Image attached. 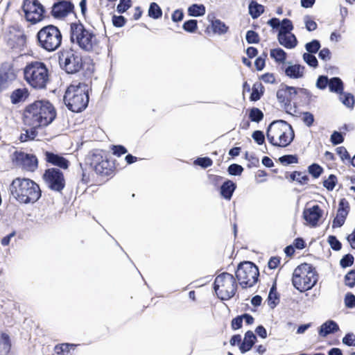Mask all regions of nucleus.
Segmentation results:
<instances>
[{"mask_svg": "<svg viewBox=\"0 0 355 355\" xmlns=\"http://www.w3.org/2000/svg\"><path fill=\"white\" fill-rule=\"evenodd\" d=\"M57 54L60 67L67 74H76L82 71L83 80L91 79L94 72V64L90 57L83 58L72 48L62 49Z\"/></svg>", "mask_w": 355, "mask_h": 355, "instance_id": "f257e3e1", "label": "nucleus"}, {"mask_svg": "<svg viewBox=\"0 0 355 355\" xmlns=\"http://www.w3.org/2000/svg\"><path fill=\"white\" fill-rule=\"evenodd\" d=\"M56 116V110L49 100H37L25 107L23 122L26 126L46 127Z\"/></svg>", "mask_w": 355, "mask_h": 355, "instance_id": "f03ea898", "label": "nucleus"}, {"mask_svg": "<svg viewBox=\"0 0 355 355\" xmlns=\"http://www.w3.org/2000/svg\"><path fill=\"white\" fill-rule=\"evenodd\" d=\"M10 195L21 204H34L42 197L40 185L31 179L16 178L10 184Z\"/></svg>", "mask_w": 355, "mask_h": 355, "instance_id": "7ed1b4c3", "label": "nucleus"}, {"mask_svg": "<svg viewBox=\"0 0 355 355\" xmlns=\"http://www.w3.org/2000/svg\"><path fill=\"white\" fill-rule=\"evenodd\" d=\"M91 87L86 81L71 83L64 92L63 101L67 109L80 113L88 106Z\"/></svg>", "mask_w": 355, "mask_h": 355, "instance_id": "20e7f679", "label": "nucleus"}, {"mask_svg": "<svg viewBox=\"0 0 355 355\" xmlns=\"http://www.w3.org/2000/svg\"><path fill=\"white\" fill-rule=\"evenodd\" d=\"M69 40L71 43L88 53L94 52L99 44L94 31L87 29L80 21L70 24Z\"/></svg>", "mask_w": 355, "mask_h": 355, "instance_id": "39448f33", "label": "nucleus"}, {"mask_svg": "<svg viewBox=\"0 0 355 355\" xmlns=\"http://www.w3.org/2000/svg\"><path fill=\"white\" fill-rule=\"evenodd\" d=\"M24 77L31 87L43 89L49 81V69L44 62L32 61L24 68Z\"/></svg>", "mask_w": 355, "mask_h": 355, "instance_id": "423d86ee", "label": "nucleus"}, {"mask_svg": "<svg viewBox=\"0 0 355 355\" xmlns=\"http://www.w3.org/2000/svg\"><path fill=\"white\" fill-rule=\"evenodd\" d=\"M36 40L40 48L53 52L61 46L62 34L58 26L49 24L39 30L36 34Z\"/></svg>", "mask_w": 355, "mask_h": 355, "instance_id": "0eeeda50", "label": "nucleus"}, {"mask_svg": "<svg viewBox=\"0 0 355 355\" xmlns=\"http://www.w3.org/2000/svg\"><path fill=\"white\" fill-rule=\"evenodd\" d=\"M214 291L221 301L232 298L238 289V283L233 275L223 272L218 275L213 283Z\"/></svg>", "mask_w": 355, "mask_h": 355, "instance_id": "6e6552de", "label": "nucleus"}, {"mask_svg": "<svg viewBox=\"0 0 355 355\" xmlns=\"http://www.w3.org/2000/svg\"><path fill=\"white\" fill-rule=\"evenodd\" d=\"M234 277L242 288H251L259 282V268L251 261H241L235 270Z\"/></svg>", "mask_w": 355, "mask_h": 355, "instance_id": "1a4fd4ad", "label": "nucleus"}, {"mask_svg": "<svg viewBox=\"0 0 355 355\" xmlns=\"http://www.w3.org/2000/svg\"><path fill=\"white\" fill-rule=\"evenodd\" d=\"M103 150H95L85 157V165H89L96 174L103 176H112L114 171V163L105 156Z\"/></svg>", "mask_w": 355, "mask_h": 355, "instance_id": "9d476101", "label": "nucleus"}, {"mask_svg": "<svg viewBox=\"0 0 355 355\" xmlns=\"http://www.w3.org/2000/svg\"><path fill=\"white\" fill-rule=\"evenodd\" d=\"M21 10L27 21L36 24L46 17V8L39 0H24Z\"/></svg>", "mask_w": 355, "mask_h": 355, "instance_id": "9b49d317", "label": "nucleus"}, {"mask_svg": "<svg viewBox=\"0 0 355 355\" xmlns=\"http://www.w3.org/2000/svg\"><path fill=\"white\" fill-rule=\"evenodd\" d=\"M42 179L51 191L60 193L65 187L63 172L58 168H49L44 171Z\"/></svg>", "mask_w": 355, "mask_h": 355, "instance_id": "f8f14e48", "label": "nucleus"}, {"mask_svg": "<svg viewBox=\"0 0 355 355\" xmlns=\"http://www.w3.org/2000/svg\"><path fill=\"white\" fill-rule=\"evenodd\" d=\"M13 164L23 170L34 172L38 167V159L35 155L21 150H15L12 154Z\"/></svg>", "mask_w": 355, "mask_h": 355, "instance_id": "ddd939ff", "label": "nucleus"}, {"mask_svg": "<svg viewBox=\"0 0 355 355\" xmlns=\"http://www.w3.org/2000/svg\"><path fill=\"white\" fill-rule=\"evenodd\" d=\"M75 6L72 1L60 0L54 2L51 6V15L56 19H62L71 13H74Z\"/></svg>", "mask_w": 355, "mask_h": 355, "instance_id": "4468645a", "label": "nucleus"}, {"mask_svg": "<svg viewBox=\"0 0 355 355\" xmlns=\"http://www.w3.org/2000/svg\"><path fill=\"white\" fill-rule=\"evenodd\" d=\"M324 211L318 205H314L311 207L305 208L302 213V218L307 225L311 227H316L319 225V221L323 216Z\"/></svg>", "mask_w": 355, "mask_h": 355, "instance_id": "2eb2a0df", "label": "nucleus"}, {"mask_svg": "<svg viewBox=\"0 0 355 355\" xmlns=\"http://www.w3.org/2000/svg\"><path fill=\"white\" fill-rule=\"evenodd\" d=\"M17 78L13 64L8 62H3L0 67V92L6 90L8 85V81L12 82Z\"/></svg>", "mask_w": 355, "mask_h": 355, "instance_id": "dca6fc26", "label": "nucleus"}, {"mask_svg": "<svg viewBox=\"0 0 355 355\" xmlns=\"http://www.w3.org/2000/svg\"><path fill=\"white\" fill-rule=\"evenodd\" d=\"M286 76L291 79H300L304 77L305 67L300 64H293L291 61H288L285 65L280 67Z\"/></svg>", "mask_w": 355, "mask_h": 355, "instance_id": "f3484780", "label": "nucleus"}, {"mask_svg": "<svg viewBox=\"0 0 355 355\" xmlns=\"http://www.w3.org/2000/svg\"><path fill=\"white\" fill-rule=\"evenodd\" d=\"M308 266L311 267L302 271L303 286H305L304 290L306 291L312 289L318 281V274L315 268L311 263H308Z\"/></svg>", "mask_w": 355, "mask_h": 355, "instance_id": "a211bd4d", "label": "nucleus"}, {"mask_svg": "<svg viewBox=\"0 0 355 355\" xmlns=\"http://www.w3.org/2000/svg\"><path fill=\"white\" fill-rule=\"evenodd\" d=\"M44 157L47 163L59 167L60 169H67L69 166V161L60 154L51 151H45Z\"/></svg>", "mask_w": 355, "mask_h": 355, "instance_id": "6ab92c4d", "label": "nucleus"}, {"mask_svg": "<svg viewBox=\"0 0 355 355\" xmlns=\"http://www.w3.org/2000/svg\"><path fill=\"white\" fill-rule=\"evenodd\" d=\"M311 266H308V263H303L298 266L294 270L292 277V284L295 289L300 293L306 291L305 286H303V278L302 271H305L306 268H309Z\"/></svg>", "mask_w": 355, "mask_h": 355, "instance_id": "aec40b11", "label": "nucleus"}, {"mask_svg": "<svg viewBox=\"0 0 355 355\" xmlns=\"http://www.w3.org/2000/svg\"><path fill=\"white\" fill-rule=\"evenodd\" d=\"M257 341V338L254 333L251 331H247L244 334V338L241 339V343L239 345V351L241 354H245L250 351Z\"/></svg>", "mask_w": 355, "mask_h": 355, "instance_id": "412c9836", "label": "nucleus"}, {"mask_svg": "<svg viewBox=\"0 0 355 355\" xmlns=\"http://www.w3.org/2000/svg\"><path fill=\"white\" fill-rule=\"evenodd\" d=\"M277 40L280 45L287 49H294L298 44L297 37L292 33L284 34L282 32H278Z\"/></svg>", "mask_w": 355, "mask_h": 355, "instance_id": "4be33fe9", "label": "nucleus"}, {"mask_svg": "<svg viewBox=\"0 0 355 355\" xmlns=\"http://www.w3.org/2000/svg\"><path fill=\"white\" fill-rule=\"evenodd\" d=\"M236 187V184L234 182L230 179H226L219 188L220 196L225 200H230Z\"/></svg>", "mask_w": 355, "mask_h": 355, "instance_id": "5701e85b", "label": "nucleus"}, {"mask_svg": "<svg viewBox=\"0 0 355 355\" xmlns=\"http://www.w3.org/2000/svg\"><path fill=\"white\" fill-rule=\"evenodd\" d=\"M340 330L338 323L333 320H328L322 323L318 328V334L322 338L329 334H334Z\"/></svg>", "mask_w": 355, "mask_h": 355, "instance_id": "b1692460", "label": "nucleus"}, {"mask_svg": "<svg viewBox=\"0 0 355 355\" xmlns=\"http://www.w3.org/2000/svg\"><path fill=\"white\" fill-rule=\"evenodd\" d=\"M295 138V132L294 130L291 125H290L288 128L284 130V132H282L279 135V140L280 143L281 148H285L288 146L294 140Z\"/></svg>", "mask_w": 355, "mask_h": 355, "instance_id": "393cba45", "label": "nucleus"}, {"mask_svg": "<svg viewBox=\"0 0 355 355\" xmlns=\"http://www.w3.org/2000/svg\"><path fill=\"white\" fill-rule=\"evenodd\" d=\"M28 89L24 88H17L10 94V101L13 105L19 104L25 101L29 96Z\"/></svg>", "mask_w": 355, "mask_h": 355, "instance_id": "a878e982", "label": "nucleus"}, {"mask_svg": "<svg viewBox=\"0 0 355 355\" xmlns=\"http://www.w3.org/2000/svg\"><path fill=\"white\" fill-rule=\"evenodd\" d=\"M276 96L278 102L282 105V107L285 110L286 112L289 113V111L291 110V104H290V100L288 98L285 87H280L277 92Z\"/></svg>", "mask_w": 355, "mask_h": 355, "instance_id": "bb28decb", "label": "nucleus"}, {"mask_svg": "<svg viewBox=\"0 0 355 355\" xmlns=\"http://www.w3.org/2000/svg\"><path fill=\"white\" fill-rule=\"evenodd\" d=\"M265 11V8L263 5L259 3L255 0H252L248 4V12L253 19L259 17Z\"/></svg>", "mask_w": 355, "mask_h": 355, "instance_id": "cd10ccee", "label": "nucleus"}, {"mask_svg": "<svg viewBox=\"0 0 355 355\" xmlns=\"http://www.w3.org/2000/svg\"><path fill=\"white\" fill-rule=\"evenodd\" d=\"M270 55L276 63L285 65L287 62V53L282 48H275L270 50Z\"/></svg>", "mask_w": 355, "mask_h": 355, "instance_id": "c85d7f7f", "label": "nucleus"}, {"mask_svg": "<svg viewBox=\"0 0 355 355\" xmlns=\"http://www.w3.org/2000/svg\"><path fill=\"white\" fill-rule=\"evenodd\" d=\"M345 85L340 78L335 76L329 79V90L335 94H340L344 91Z\"/></svg>", "mask_w": 355, "mask_h": 355, "instance_id": "c756f323", "label": "nucleus"}, {"mask_svg": "<svg viewBox=\"0 0 355 355\" xmlns=\"http://www.w3.org/2000/svg\"><path fill=\"white\" fill-rule=\"evenodd\" d=\"M211 29L213 33L221 35L225 34L228 31L229 26H227L225 23L222 21L220 19H215L214 20L211 21Z\"/></svg>", "mask_w": 355, "mask_h": 355, "instance_id": "7c9ffc66", "label": "nucleus"}, {"mask_svg": "<svg viewBox=\"0 0 355 355\" xmlns=\"http://www.w3.org/2000/svg\"><path fill=\"white\" fill-rule=\"evenodd\" d=\"M206 8L202 3H193L187 8V14L190 17H199L205 15Z\"/></svg>", "mask_w": 355, "mask_h": 355, "instance_id": "2f4dec72", "label": "nucleus"}, {"mask_svg": "<svg viewBox=\"0 0 355 355\" xmlns=\"http://www.w3.org/2000/svg\"><path fill=\"white\" fill-rule=\"evenodd\" d=\"M264 87L259 83H255L252 87V92L250 96V101L252 102H256L261 99L264 94Z\"/></svg>", "mask_w": 355, "mask_h": 355, "instance_id": "473e14b6", "label": "nucleus"}, {"mask_svg": "<svg viewBox=\"0 0 355 355\" xmlns=\"http://www.w3.org/2000/svg\"><path fill=\"white\" fill-rule=\"evenodd\" d=\"M340 101L348 109L353 110L355 105V97L353 94L343 91L339 94Z\"/></svg>", "mask_w": 355, "mask_h": 355, "instance_id": "72a5a7b5", "label": "nucleus"}, {"mask_svg": "<svg viewBox=\"0 0 355 355\" xmlns=\"http://www.w3.org/2000/svg\"><path fill=\"white\" fill-rule=\"evenodd\" d=\"M29 127L30 128L28 129H24L25 133H21L20 135L19 139L21 142H26L34 140L38 134L37 129L41 128L35 126Z\"/></svg>", "mask_w": 355, "mask_h": 355, "instance_id": "f704fd0d", "label": "nucleus"}, {"mask_svg": "<svg viewBox=\"0 0 355 355\" xmlns=\"http://www.w3.org/2000/svg\"><path fill=\"white\" fill-rule=\"evenodd\" d=\"M302 173L298 171H294L289 173L288 178L291 182H297L300 185L306 184L309 180V178L307 175H302ZM288 178V176L286 175Z\"/></svg>", "mask_w": 355, "mask_h": 355, "instance_id": "c9c22d12", "label": "nucleus"}, {"mask_svg": "<svg viewBox=\"0 0 355 355\" xmlns=\"http://www.w3.org/2000/svg\"><path fill=\"white\" fill-rule=\"evenodd\" d=\"M272 122H276V123L272 125L271 130V133L275 136L282 134V132L291 125L282 119L274 120Z\"/></svg>", "mask_w": 355, "mask_h": 355, "instance_id": "e433bc0d", "label": "nucleus"}, {"mask_svg": "<svg viewBox=\"0 0 355 355\" xmlns=\"http://www.w3.org/2000/svg\"><path fill=\"white\" fill-rule=\"evenodd\" d=\"M148 16L153 19H158L162 16V10L156 2H151L148 10Z\"/></svg>", "mask_w": 355, "mask_h": 355, "instance_id": "4c0bfd02", "label": "nucleus"}, {"mask_svg": "<svg viewBox=\"0 0 355 355\" xmlns=\"http://www.w3.org/2000/svg\"><path fill=\"white\" fill-rule=\"evenodd\" d=\"M248 117L252 122L259 123L263 120L264 114L259 108L253 107L248 110Z\"/></svg>", "mask_w": 355, "mask_h": 355, "instance_id": "58836bf2", "label": "nucleus"}, {"mask_svg": "<svg viewBox=\"0 0 355 355\" xmlns=\"http://www.w3.org/2000/svg\"><path fill=\"white\" fill-rule=\"evenodd\" d=\"M278 161L284 166H288L292 164H297L299 157L297 154H287L279 157Z\"/></svg>", "mask_w": 355, "mask_h": 355, "instance_id": "ea45409f", "label": "nucleus"}, {"mask_svg": "<svg viewBox=\"0 0 355 355\" xmlns=\"http://www.w3.org/2000/svg\"><path fill=\"white\" fill-rule=\"evenodd\" d=\"M307 171L313 178L317 179L324 173V168L318 163H312L307 167Z\"/></svg>", "mask_w": 355, "mask_h": 355, "instance_id": "a19ab883", "label": "nucleus"}, {"mask_svg": "<svg viewBox=\"0 0 355 355\" xmlns=\"http://www.w3.org/2000/svg\"><path fill=\"white\" fill-rule=\"evenodd\" d=\"M76 345L69 343H62L60 345H56L55 352L57 355H71L70 350L74 349Z\"/></svg>", "mask_w": 355, "mask_h": 355, "instance_id": "79ce46f5", "label": "nucleus"}, {"mask_svg": "<svg viewBox=\"0 0 355 355\" xmlns=\"http://www.w3.org/2000/svg\"><path fill=\"white\" fill-rule=\"evenodd\" d=\"M347 215L337 210L336 215L332 221V228L341 227L345 224Z\"/></svg>", "mask_w": 355, "mask_h": 355, "instance_id": "37998d69", "label": "nucleus"}, {"mask_svg": "<svg viewBox=\"0 0 355 355\" xmlns=\"http://www.w3.org/2000/svg\"><path fill=\"white\" fill-rule=\"evenodd\" d=\"M321 47L320 42L318 40L314 39L305 44V49L306 53L311 54H315Z\"/></svg>", "mask_w": 355, "mask_h": 355, "instance_id": "c03bdc74", "label": "nucleus"}, {"mask_svg": "<svg viewBox=\"0 0 355 355\" xmlns=\"http://www.w3.org/2000/svg\"><path fill=\"white\" fill-rule=\"evenodd\" d=\"M182 28L187 33H194L198 30V21L193 19L186 20L182 24Z\"/></svg>", "mask_w": 355, "mask_h": 355, "instance_id": "a18cd8bd", "label": "nucleus"}, {"mask_svg": "<svg viewBox=\"0 0 355 355\" xmlns=\"http://www.w3.org/2000/svg\"><path fill=\"white\" fill-rule=\"evenodd\" d=\"M345 132L334 130L330 137V141L333 146H337L344 142Z\"/></svg>", "mask_w": 355, "mask_h": 355, "instance_id": "49530a36", "label": "nucleus"}, {"mask_svg": "<svg viewBox=\"0 0 355 355\" xmlns=\"http://www.w3.org/2000/svg\"><path fill=\"white\" fill-rule=\"evenodd\" d=\"M337 182L338 179L336 175L334 174H330L328 178L323 181L322 184L323 187L326 188L327 190L331 191L334 189Z\"/></svg>", "mask_w": 355, "mask_h": 355, "instance_id": "de8ad7c7", "label": "nucleus"}, {"mask_svg": "<svg viewBox=\"0 0 355 355\" xmlns=\"http://www.w3.org/2000/svg\"><path fill=\"white\" fill-rule=\"evenodd\" d=\"M193 164H194V165L199 166L202 168L205 169V168H207L208 167L212 166L213 161L210 157H207V156L206 157H197L194 160Z\"/></svg>", "mask_w": 355, "mask_h": 355, "instance_id": "09e8293b", "label": "nucleus"}, {"mask_svg": "<svg viewBox=\"0 0 355 355\" xmlns=\"http://www.w3.org/2000/svg\"><path fill=\"white\" fill-rule=\"evenodd\" d=\"M302 58L304 62H306L310 67L316 69L318 67V61L315 56V54L304 53Z\"/></svg>", "mask_w": 355, "mask_h": 355, "instance_id": "8fccbe9b", "label": "nucleus"}, {"mask_svg": "<svg viewBox=\"0 0 355 355\" xmlns=\"http://www.w3.org/2000/svg\"><path fill=\"white\" fill-rule=\"evenodd\" d=\"M294 26L292 21L288 18H284L281 21L280 28L278 32H282L284 34L290 33L293 30Z\"/></svg>", "mask_w": 355, "mask_h": 355, "instance_id": "3c124183", "label": "nucleus"}, {"mask_svg": "<svg viewBox=\"0 0 355 355\" xmlns=\"http://www.w3.org/2000/svg\"><path fill=\"white\" fill-rule=\"evenodd\" d=\"M227 171L230 175L239 176L243 172L244 168L241 165L234 163L229 165Z\"/></svg>", "mask_w": 355, "mask_h": 355, "instance_id": "603ef678", "label": "nucleus"}, {"mask_svg": "<svg viewBox=\"0 0 355 355\" xmlns=\"http://www.w3.org/2000/svg\"><path fill=\"white\" fill-rule=\"evenodd\" d=\"M327 243L334 251H339L342 249V243L335 235H329L327 238Z\"/></svg>", "mask_w": 355, "mask_h": 355, "instance_id": "864d4df0", "label": "nucleus"}, {"mask_svg": "<svg viewBox=\"0 0 355 355\" xmlns=\"http://www.w3.org/2000/svg\"><path fill=\"white\" fill-rule=\"evenodd\" d=\"M354 263V257L350 254L347 253L343 256L340 260V266L343 268L351 267Z\"/></svg>", "mask_w": 355, "mask_h": 355, "instance_id": "5fc2aeb1", "label": "nucleus"}, {"mask_svg": "<svg viewBox=\"0 0 355 355\" xmlns=\"http://www.w3.org/2000/svg\"><path fill=\"white\" fill-rule=\"evenodd\" d=\"M245 40L249 44H258L260 41V37L258 33L253 30H249L246 32Z\"/></svg>", "mask_w": 355, "mask_h": 355, "instance_id": "6e6d98bb", "label": "nucleus"}, {"mask_svg": "<svg viewBox=\"0 0 355 355\" xmlns=\"http://www.w3.org/2000/svg\"><path fill=\"white\" fill-rule=\"evenodd\" d=\"M329 79L326 75H320L317 78L315 87L320 90H324L329 87Z\"/></svg>", "mask_w": 355, "mask_h": 355, "instance_id": "4d7b16f0", "label": "nucleus"}, {"mask_svg": "<svg viewBox=\"0 0 355 355\" xmlns=\"http://www.w3.org/2000/svg\"><path fill=\"white\" fill-rule=\"evenodd\" d=\"M345 284L349 287L355 286V268L350 270L344 277Z\"/></svg>", "mask_w": 355, "mask_h": 355, "instance_id": "13d9d810", "label": "nucleus"}, {"mask_svg": "<svg viewBox=\"0 0 355 355\" xmlns=\"http://www.w3.org/2000/svg\"><path fill=\"white\" fill-rule=\"evenodd\" d=\"M276 123V122H271L267 127L266 128V137H267V139L268 141V142L273 146H275V147H279L281 145H280V143L277 142L275 141V136L273 135L272 133H271V130H272V125Z\"/></svg>", "mask_w": 355, "mask_h": 355, "instance_id": "bf43d9fd", "label": "nucleus"}, {"mask_svg": "<svg viewBox=\"0 0 355 355\" xmlns=\"http://www.w3.org/2000/svg\"><path fill=\"white\" fill-rule=\"evenodd\" d=\"M302 120L305 125L310 128L313 125L315 121L314 115L308 111L302 112Z\"/></svg>", "mask_w": 355, "mask_h": 355, "instance_id": "052dcab7", "label": "nucleus"}, {"mask_svg": "<svg viewBox=\"0 0 355 355\" xmlns=\"http://www.w3.org/2000/svg\"><path fill=\"white\" fill-rule=\"evenodd\" d=\"M132 6V0H119L116 11L119 14L125 12Z\"/></svg>", "mask_w": 355, "mask_h": 355, "instance_id": "680f3d73", "label": "nucleus"}, {"mask_svg": "<svg viewBox=\"0 0 355 355\" xmlns=\"http://www.w3.org/2000/svg\"><path fill=\"white\" fill-rule=\"evenodd\" d=\"M280 295L279 293L268 294L267 298L268 305L271 309H275L279 303Z\"/></svg>", "mask_w": 355, "mask_h": 355, "instance_id": "e2e57ef3", "label": "nucleus"}, {"mask_svg": "<svg viewBox=\"0 0 355 355\" xmlns=\"http://www.w3.org/2000/svg\"><path fill=\"white\" fill-rule=\"evenodd\" d=\"M344 303L347 309L355 308V295L351 292H347L344 297Z\"/></svg>", "mask_w": 355, "mask_h": 355, "instance_id": "0e129e2a", "label": "nucleus"}, {"mask_svg": "<svg viewBox=\"0 0 355 355\" xmlns=\"http://www.w3.org/2000/svg\"><path fill=\"white\" fill-rule=\"evenodd\" d=\"M112 24L114 27L121 28L124 26L127 22L126 18L123 15H114L112 17Z\"/></svg>", "mask_w": 355, "mask_h": 355, "instance_id": "69168bd1", "label": "nucleus"}, {"mask_svg": "<svg viewBox=\"0 0 355 355\" xmlns=\"http://www.w3.org/2000/svg\"><path fill=\"white\" fill-rule=\"evenodd\" d=\"M110 150H112V154L117 157H121L128 152L127 148L121 144L112 145L110 146Z\"/></svg>", "mask_w": 355, "mask_h": 355, "instance_id": "338daca9", "label": "nucleus"}, {"mask_svg": "<svg viewBox=\"0 0 355 355\" xmlns=\"http://www.w3.org/2000/svg\"><path fill=\"white\" fill-rule=\"evenodd\" d=\"M342 342L348 347L355 346V335L352 332L347 333L343 338Z\"/></svg>", "mask_w": 355, "mask_h": 355, "instance_id": "774afa93", "label": "nucleus"}]
</instances>
